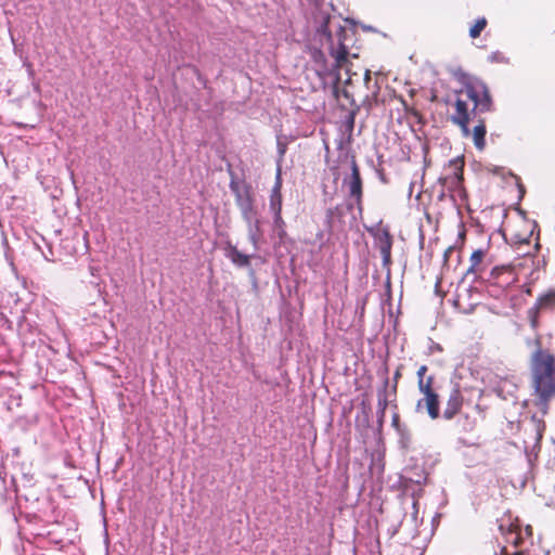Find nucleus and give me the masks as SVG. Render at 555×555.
I'll return each mask as SVG.
<instances>
[{
	"label": "nucleus",
	"instance_id": "nucleus-4",
	"mask_svg": "<svg viewBox=\"0 0 555 555\" xmlns=\"http://www.w3.org/2000/svg\"><path fill=\"white\" fill-rule=\"evenodd\" d=\"M463 403V397L457 388L453 389L450 393V397L447 402V406L443 412V416L447 420H451L454 415H456Z\"/></svg>",
	"mask_w": 555,
	"mask_h": 555
},
{
	"label": "nucleus",
	"instance_id": "nucleus-13",
	"mask_svg": "<svg viewBox=\"0 0 555 555\" xmlns=\"http://www.w3.org/2000/svg\"><path fill=\"white\" fill-rule=\"evenodd\" d=\"M427 372V366L426 365H422L418 370H417V377H418V383L421 382H425L424 380V375L425 373Z\"/></svg>",
	"mask_w": 555,
	"mask_h": 555
},
{
	"label": "nucleus",
	"instance_id": "nucleus-3",
	"mask_svg": "<svg viewBox=\"0 0 555 555\" xmlns=\"http://www.w3.org/2000/svg\"><path fill=\"white\" fill-rule=\"evenodd\" d=\"M418 389L424 395V398L417 402V410H421L424 405L430 418H438L439 399L438 395L433 390V377H428L426 382L418 383Z\"/></svg>",
	"mask_w": 555,
	"mask_h": 555
},
{
	"label": "nucleus",
	"instance_id": "nucleus-14",
	"mask_svg": "<svg viewBox=\"0 0 555 555\" xmlns=\"http://www.w3.org/2000/svg\"><path fill=\"white\" fill-rule=\"evenodd\" d=\"M532 325H535V318L532 319Z\"/></svg>",
	"mask_w": 555,
	"mask_h": 555
},
{
	"label": "nucleus",
	"instance_id": "nucleus-6",
	"mask_svg": "<svg viewBox=\"0 0 555 555\" xmlns=\"http://www.w3.org/2000/svg\"><path fill=\"white\" fill-rule=\"evenodd\" d=\"M270 206H271V209L275 212V221L282 222V217H281L282 195H281L280 177H278L276 183L272 190Z\"/></svg>",
	"mask_w": 555,
	"mask_h": 555
},
{
	"label": "nucleus",
	"instance_id": "nucleus-7",
	"mask_svg": "<svg viewBox=\"0 0 555 555\" xmlns=\"http://www.w3.org/2000/svg\"><path fill=\"white\" fill-rule=\"evenodd\" d=\"M469 135L473 137L474 144L478 150H482L485 147L486 126L482 121L474 127L473 132H469Z\"/></svg>",
	"mask_w": 555,
	"mask_h": 555
},
{
	"label": "nucleus",
	"instance_id": "nucleus-9",
	"mask_svg": "<svg viewBox=\"0 0 555 555\" xmlns=\"http://www.w3.org/2000/svg\"><path fill=\"white\" fill-rule=\"evenodd\" d=\"M555 306V288L539 297L537 308H547Z\"/></svg>",
	"mask_w": 555,
	"mask_h": 555
},
{
	"label": "nucleus",
	"instance_id": "nucleus-1",
	"mask_svg": "<svg viewBox=\"0 0 555 555\" xmlns=\"http://www.w3.org/2000/svg\"><path fill=\"white\" fill-rule=\"evenodd\" d=\"M454 106L455 113L452 120L460 126L463 135L468 138V124L475 116L476 109L485 112L490 108V95L487 87L479 81L467 85L457 92Z\"/></svg>",
	"mask_w": 555,
	"mask_h": 555
},
{
	"label": "nucleus",
	"instance_id": "nucleus-5",
	"mask_svg": "<svg viewBox=\"0 0 555 555\" xmlns=\"http://www.w3.org/2000/svg\"><path fill=\"white\" fill-rule=\"evenodd\" d=\"M347 185H348L350 195L357 199H360L361 194H362V183H361L359 169H358V166L356 165V163H352L351 176L347 181Z\"/></svg>",
	"mask_w": 555,
	"mask_h": 555
},
{
	"label": "nucleus",
	"instance_id": "nucleus-8",
	"mask_svg": "<svg viewBox=\"0 0 555 555\" xmlns=\"http://www.w3.org/2000/svg\"><path fill=\"white\" fill-rule=\"evenodd\" d=\"M228 257L236 266L246 267L249 264V257L247 255L242 254L241 251H238L235 248L230 250Z\"/></svg>",
	"mask_w": 555,
	"mask_h": 555
},
{
	"label": "nucleus",
	"instance_id": "nucleus-2",
	"mask_svg": "<svg viewBox=\"0 0 555 555\" xmlns=\"http://www.w3.org/2000/svg\"><path fill=\"white\" fill-rule=\"evenodd\" d=\"M532 365L535 391L543 400H547L555 393L554 358L547 352L539 351Z\"/></svg>",
	"mask_w": 555,
	"mask_h": 555
},
{
	"label": "nucleus",
	"instance_id": "nucleus-10",
	"mask_svg": "<svg viewBox=\"0 0 555 555\" xmlns=\"http://www.w3.org/2000/svg\"><path fill=\"white\" fill-rule=\"evenodd\" d=\"M485 257V251L482 249L475 250L470 256V268L468 271L475 272L477 267L481 263Z\"/></svg>",
	"mask_w": 555,
	"mask_h": 555
},
{
	"label": "nucleus",
	"instance_id": "nucleus-11",
	"mask_svg": "<svg viewBox=\"0 0 555 555\" xmlns=\"http://www.w3.org/2000/svg\"><path fill=\"white\" fill-rule=\"evenodd\" d=\"M487 25L486 18H479L475 25L470 28L469 35L473 38H477Z\"/></svg>",
	"mask_w": 555,
	"mask_h": 555
},
{
	"label": "nucleus",
	"instance_id": "nucleus-12",
	"mask_svg": "<svg viewBox=\"0 0 555 555\" xmlns=\"http://www.w3.org/2000/svg\"><path fill=\"white\" fill-rule=\"evenodd\" d=\"M331 54L335 57L338 66H341L343 62L346 61L347 50L344 47H339L338 49H332Z\"/></svg>",
	"mask_w": 555,
	"mask_h": 555
}]
</instances>
